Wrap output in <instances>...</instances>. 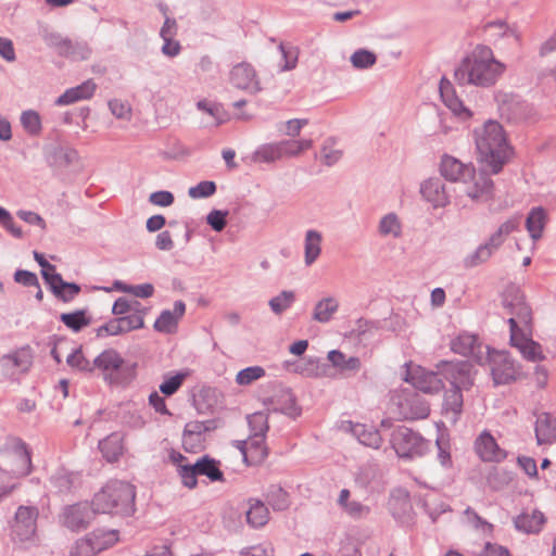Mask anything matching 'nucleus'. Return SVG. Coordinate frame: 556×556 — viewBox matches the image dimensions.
<instances>
[{
	"label": "nucleus",
	"instance_id": "79ce46f5",
	"mask_svg": "<svg viewBox=\"0 0 556 556\" xmlns=\"http://www.w3.org/2000/svg\"><path fill=\"white\" fill-rule=\"evenodd\" d=\"M523 339L522 328H520V333L518 334L515 342H511L513 345L520 349L525 358L531 362H538L543 359L541 345L532 340H528L525 343H519Z\"/></svg>",
	"mask_w": 556,
	"mask_h": 556
},
{
	"label": "nucleus",
	"instance_id": "0e129e2a",
	"mask_svg": "<svg viewBox=\"0 0 556 556\" xmlns=\"http://www.w3.org/2000/svg\"><path fill=\"white\" fill-rule=\"evenodd\" d=\"M197 108L198 110L205 112L210 114L212 117H214L217 126L225 122L220 104L212 103L207 100H200L197 102Z\"/></svg>",
	"mask_w": 556,
	"mask_h": 556
},
{
	"label": "nucleus",
	"instance_id": "6e6d98bb",
	"mask_svg": "<svg viewBox=\"0 0 556 556\" xmlns=\"http://www.w3.org/2000/svg\"><path fill=\"white\" fill-rule=\"evenodd\" d=\"M88 535L78 539L71 548V556H94L101 552V547H94Z\"/></svg>",
	"mask_w": 556,
	"mask_h": 556
},
{
	"label": "nucleus",
	"instance_id": "5fc2aeb1",
	"mask_svg": "<svg viewBox=\"0 0 556 556\" xmlns=\"http://www.w3.org/2000/svg\"><path fill=\"white\" fill-rule=\"evenodd\" d=\"M265 376V369L261 366H251L241 369L236 376L239 386H249Z\"/></svg>",
	"mask_w": 556,
	"mask_h": 556
},
{
	"label": "nucleus",
	"instance_id": "4468645a",
	"mask_svg": "<svg viewBox=\"0 0 556 556\" xmlns=\"http://www.w3.org/2000/svg\"><path fill=\"white\" fill-rule=\"evenodd\" d=\"M2 375L8 379H15L17 376L28 371L31 366V355L28 350L22 349L0 358Z\"/></svg>",
	"mask_w": 556,
	"mask_h": 556
},
{
	"label": "nucleus",
	"instance_id": "f3484780",
	"mask_svg": "<svg viewBox=\"0 0 556 556\" xmlns=\"http://www.w3.org/2000/svg\"><path fill=\"white\" fill-rule=\"evenodd\" d=\"M230 83L238 89L245 90L252 94L261 91L260 83L256 80V73L249 63H239L230 72Z\"/></svg>",
	"mask_w": 556,
	"mask_h": 556
},
{
	"label": "nucleus",
	"instance_id": "dca6fc26",
	"mask_svg": "<svg viewBox=\"0 0 556 556\" xmlns=\"http://www.w3.org/2000/svg\"><path fill=\"white\" fill-rule=\"evenodd\" d=\"M389 510L393 518L402 525H409L413 521V505L406 490L396 489L391 493Z\"/></svg>",
	"mask_w": 556,
	"mask_h": 556
},
{
	"label": "nucleus",
	"instance_id": "c9c22d12",
	"mask_svg": "<svg viewBox=\"0 0 556 556\" xmlns=\"http://www.w3.org/2000/svg\"><path fill=\"white\" fill-rule=\"evenodd\" d=\"M247 521L252 528H260L268 521V508L258 500L250 501V508L245 513Z\"/></svg>",
	"mask_w": 556,
	"mask_h": 556
},
{
	"label": "nucleus",
	"instance_id": "603ef678",
	"mask_svg": "<svg viewBox=\"0 0 556 556\" xmlns=\"http://www.w3.org/2000/svg\"><path fill=\"white\" fill-rule=\"evenodd\" d=\"M350 61L355 68L366 70L377 62V56L369 50L358 49L351 55Z\"/></svg>",
	"mask_w": 556,
	"mask_h": 556
},
{
	"label": "nucleus",
	"instance_id": "473e14b6",
	"mask_svg": "<svg viewBox=\"0 0 556 556\" xmlns=\"http://www.w3.org/2000/svg\"><path fill=\"white\" fill-rule=\"evenodd\" d=\"M39 35L49 48L54 49L59 55H64L66 48H68L70 45V38L63 37L60 33L49 28L48 26L41 27Z\"/></svg>",
	"mask_w": 556,
	"mask_h": 556
},
{
	"label": "nucleus",
	"instance_id": "9b49d317",
	"mask_svg": "<svg viewBox=\"0 0 556 556\" xmlns=\"http://www.w3.org/2000/svg\"><path fill=\"white\" fill-rule=\"evenodd\" d=\"M489 354L491 374L494 384H508L517 379L518 367L514 359L506 352H494Z\"/></svg>",
	"mask_w": 556,
	"mask_h": 556
},
{
	"label": "nucleus",
	"instance_id": "680f3d73",
	"mask_svg": "<svg viewBox=\"0 0 556 556\" xmlns=\"http://www.w3.org/2000/svg\"><path fill=\"white\" fill-rule=\"evenodd\" d=\"M203 429V424L199 420L187 422L184 429V444L200 442Z\"/></svg>",
	"mask_w": 556,
	"mask_h": 556
},
{
	"label": "nucleus",
	"instance_id": "774afa93",
	"mask_svg": "<svg viewBox=\"0 0 556 556\" xmlns=\"http://www.w3.org/2000/svg\"><path fill=\"white\" fill-rule=\"evenodd\" d=\"M318 363L319 359L317 357H308L305 362L298 364L293 371L306 377L318 376Z\"/></svg>",
	"mask_w": 556,
	"mask_h": 556
},
{
	"label": "nucleus",
	"instance_id": "412c9836",
	"mask_svg": "<svg viewBox=\"0 0 556 556\" xmlns=\"http://www.w3.org/2000/svg\"><path fill=\"white\" fill-rule=\"evenodd\" d=\"M483 346L473 334L463 333L452 341V350L460 355L472 358L477 363L484 359Z\"/></svg>",
	"mask_w": 556,
	"mask_h": 556
},
{
	"label": "nucleus",
	"instance_id": "393cba45",
	"mask_svg": "<svg viewBox=\"0 0 556 556\" xmlns=\"http://www.w3.org/2000/svg\"><path fill=\"white\" fill-rule=\"evenodd\" d=\"M544 523L545 517L543 513L538 509L531 511L525 510L514 518L516 530L527 534H538Z\"/></svg>",
	"mask_w": 556,
	"mask_h": 556
},
{
	"label": "nucleus",
	"instance_id": "9d476101",
	"mask_svg": "<svg viewBox=\"0 0 556 556\" xmlns=\"http://www.w3.org/2000/svg\"><path fill=\"white\" fill-rule=\"evenodd\" d=\"M405 381L424 393H438L443 388L441 365L439 372L428 370L421 366L409 367L406 371Z\"/></svg>",
	"mask_w": 556,
	"mask_h": 556
},
{
	"label": "nucleus",
	"instance_id": "2f4dec72",
	"mask_svg": "<svg viewBox=\"0 0 556 556\" xmlns=\"http://www.w3.org/2000/svg\"><path fill=\"white\" fill-rule=\"evenodd\" d=\"M194 465L199 476H205L211 481H223L224 473L219 469L218 460L204 455L199 458Z\"/></svg>",
	"mask_w": 556,
	"mask_h": 556
},
{
	"label": "nucleus",
	"instance_id": "ddd939ff",
	"mask_svg": "<svg viewBox=\"0 0 556 556\" xmlns=\"http://www.w3.org/2000/svg\"><path fill=\"white\" fill-rule=\"evenodd\" d=\"M94 506L88 502L67 506L63 511V525L72 531L85 529L94 518Z\"/></svg>",
	"mask_w": 556,
	"mask_h": 556
},
{
	"label": "nucleus",
	"instance_id": "37998d69",
	"mask_svg": "<svg viewBox=\"0 0 556 556\" xmlns=\"http://www.w3.org/2000/svg\"><path fill=\"white\" fill-rule=\"evenodd\" d=\"M94 547H101V552L111 547L118 541V531L116 530H94L87 534Z\"/></svg>",
	"mask_w": 556,
	"mask_h": 556
},
{
	"label": "nucleus",
	"instance_id": "20e7f679",
	"mask_svg": "<svg viewBox=\"0 0 556 556\" xmlns=\"http://www.w3.org/2000/svg\"><path fill=\"white\" fill-rule=\"evenodd\" d=\"M502 304L507 314L510 315L508 318L510 341L515 342L520 328L529 327L532 320V312L529 305L526 303L525 294L516 286H509L505 289L502 295Z\"/></svg>",
	"mask_w": 556,
	"mask_h": 556
},
{
	"label": "nucleus",
	"instance_id": "e433bc0d",
	"mask_svg": "<svg viewBox=\"0 0 556 556\" xmlns=\"http://www.w3.org/2000/svg\"><path fill=\"white\" fill-rule=\"evenodd\" d=\"M328 359L331 362L333 367L339 368L343 372H355L361 367V361L358 357H348L339 350H332L328 353Z\"/></svg>",
	"mask_w": 556,
	"mask_h": 556
},
{
	"label": "nucleus",
	"instance_id": "8fccbe9b",
	"mask_svg": "<svg viewBox=\"0 0 556 556\" xmlns=\"http://www.w3.org/2000/svg\"><path fill=\"white\" fill-rule=\"evenodd\" d=\"M464 399L462 390L452 388L445 392L444 395V407L447 412H452L455 415V419L460 415L463 410Z\"/></svg>",
	"mask_w": 556,
	"mask_h": 556
},
{
	"label": "nucleus",
	"instance_id": "cd10ccee",
	"mask_svg": "<svg viewBox=\"0 0 556 556\" xmlns=\"http://www.w3.org/2000/svg\"><path fill=\"white\" fill-rule=\"evenodd\" d=\"M323 235L318 230L308 229L304 238V263L313 265L321 253Z\"/></svg>",
	"mask_w": 556,
	"mask_h": 556
},
{
	"label": "nucleus",
	"instance_id": "f704fd0d",
	"mask_svg": "<svg viewBox=\"0 0 556 556\" xmlns=\"http://www.w3.org/2000/svg\"><path fill=\"white\" fill-rule=\"evenodd\" d=\"M545 220L546 212L543 207H534L528 214L526 219V227L533 240H538L542 237Z\"/></svg>",
	"mask_w": 556,
	"mask_h": 556
},
{
	"label": "nucleus",
	"instance_id": "a878e982",
	"mask_svg": "<svg viewBox=\"0 0 556 556\" xmlns=\"http://www.w3.org/2000/svg\"><path fill=\"white\" fill-rule=\"evenodd\" d=\"M535 438L539 445L556 441V417L542 413L535 421Z\"/></svg>",
	"mask_w": 556,
	"mask_h": 556
},
{
	"label": "nucleus",
	"instance_id": "b1692460",
	"mask_svg": "<svg viewBox=\"0 0 556 556\" xmlns=\"http://www.w3.org/2000/svg\"><path fill=\"white\" fill-rule=\"evenodd\" d=\"M97 89V84L92 79H87L80 85L65 90L56 100L55 105H70L81 100L90 99Z\"/></svg>",
	"mask_w": 556,
	"mask_h": 556
},
{
	"label": "nucleus",
	"instance_id": "69168bd1",
	"mask_svg": "<svg viewBox=\"0 0 556 556\" xmlns=\"http://www.w3.org/2000/svg\"><path fill=\"white\" fill-rule=\"evenodd\" d=\"M333 140L331 138L327 139L321 149V159L325 165L332 166L334 165L342 156V152L337 149H332Z\"/></svg>",
	"mask_w": 556,
	"mask_h": 556
},
{
	"label": "nucleus",
	"instance_id": "de8ad7c7",
	"mask_svg": "<svg viewBox=\"0 0 556 556\" xmlns=\"http://www.w3.org/2000/svg\"><path fill=\"white\" fill-rule=\"evenodd\" d=\"M67 365L84 374H92L94 371L92 362L85 357L81 348L75 349L67 357Z\"/></svg>",
	"mask_w": 556,
	"mask_h": 556
},
{
	"label": "nucleus",
	"instance_id": "423d86ee",
	"mask_svg": "<svg viewBox=\"0 0 556 556\" xmlns=\"http://www.w3.org/2000/svg\"><path fill=\"white\" fill-rule=\"evenodd\" d=\"M93 369L102 372L110 384L125 383L132 376L135 365H128L114 349H106L92 361Z\"/></svg>",
	"mask_w": 556,
	"mask_h": 556
},
{
	"label": "nucleus",
	"instance_id": "aec40b11",
	"mask_svg": "<svg viewBox=\"0 0 556 556\" xmlns=\"http://www.w3.org/2000/svg\"><path fill=\"white\" fill-rule=\"evenodd\" d=\"M422 198L433 207H444L450 203L445 184L438 177L425 180L420 186Z\"/></svg>",
	"mask_w": 556,
	"mask_h": 556
},
{
	"label": "nucleus",
	"instance_id": "052dcab7",
	"mask_svg": "<svg viewBox=\"0 0 556 556\" xmlns=\"http://www.w3.org/2000/svg\"><path fill=\"white\" fill-rule=\"evenodd\" d=\"M216 192V184L214 181L204 180L189 188L188 195L192 199L208 198Z\"/></svg>",
	"mask_w": 556,
	"mask_h": 556
},
{
	"label": "nucleus",
	"instance_id": "c756f323",
	"mask_svg": "<svg viewBox=\"0 0 556 556\" xmlns=\"http://www.w3.org/2000/svg\"><path fill=\"white\" fill-rule=\"evenodd\" d=\"M378 232L384 238H400L403 232V226L399 216L393 212L383 215L378 224Z\"/></svg>",
	"mask_w": 556,
	"mask_h": 556
},
{
	"label": "nucleus",
	"instance_id": "7c9ffc66",
	"mask_svg": "<svg viewBox=\"0 0 556 556\" xmlns=\"http://www.w3.org/2000/svg\"><path fill=\"white\" fill-rule=\"evenodd\" d=\"M352 432L357 438L358 442L365 446L379 448L382 443L379 431L372 427L357 424L352 427Z\"/></svg>",
	"mask_w": 556,
	"mask_h": 556
},
{
	"label": "nucleus",
	"instance_id": "6e6552de",
	"mask_svg": "<svg viewBox=\"0 0 556 556\" xmlns=\"http://www.w3.org/2000/svg\"><path fill=\"white\" fill-rule=\"evenodd\" d=\"M392 404L396 407V414L402 419H424L430 413L429 403L424 396L414 391L402 390L393 395Z\"/></svg>",
	"mask_w": 556,
	"mask_h": 556
},
{
	"label": "nucleus",
	"instance_id": "72a5a7b5",
	"mask_svg": "<svg viewBox=\"0 0 556 556\" xmlns=\"http://www.w3.org/2000/svg\"><path fill=\"white\" fill-rule=\"evenodd\" d=\"M99 448L108 462H115L123 453L122 438L113 433L99 442Z\"/></svg>",
	"mask_w": 556,
	"mask_h": 556
},
{
	"label": "nucleus",
	"instance_id": "3c124183",
	"mask_svg": "<svg viewBox=\"0 0 556 556\" xmlns=\"http://www.w3.org/2000/svg\"><path fill=\"white\" fill-rule=\"evenodd\" d=\"M295 301V294L293 291L283 290L277 296L269 300L268 304L271 311L276 315L282 314L288 309Z\"/></svg>",
	"mask_w": 556,
	"mask_h": 556
},
{
	"label": "nucleus",
	"instance_id": "c03bdc74",
	"mask_svg": "<svg viewBox=\"0 0 556 556\" xmlns=\"http://www.w3.org/2000/svg\"><path fill=\"white\" fill-rule=\"evenodd\" d=\"M24 130L33 137L39 136L42 130L41 117L35 110L23 111L20 117Z\"/></svg>",
	"mask_w": 556,
	"mask_h": 556
},
{
	"label": "nucleus",
	"instance_id": "49530a36",
	"mask_svg": "<svg viewBox=\"0 0 556 556\" xmlns=\"http://www.w3.org/2000/svg\"><path fill=\"white\" fill-rule=\"evenodd\" d=\"M49 482L56 492L65 493L73 486V475L64 468H59L51 475Z\"/></svg>",
	"mask_w": 556,
	"mask_h": 556
},
{
	"label": "nucleus",
	"instance_id": "09e8293b",
	"mask_svg": "<svg viewBox=\"0 0 556 556\" xmlns=\"http://www.w3.org/2000/svg\"><path fill=\"white\" fill-rule=\"evenodd\" d=\"M91 55V49L86 41H73L70 39L68 48L63 55L74 61L88 60Z\"/></svg>",
	"mask_w": 556,
	"mask_h": 556
},
{
	"label": "nucleus",
	"instance_id": "f03ea898",
	"mask_svg": "<svg viewBox=\"0 0 556 556\" xmlns=\"http://www.w3.org/2000/svg\"><path fill=\"white\" fill-rule=\"evenodd\" d=\"M475 142L480 160L493 174L500 173L508 157V144L503 127L494 121L484 123L475 130Z\"/></svg>",
	"mask_w": 556,
	"mask_h": 556
},
{
	"label": "nucleus",
	"instance_id": "f8f14e48",
	"mask_svg": "<svg viewBox=\"0 0 556 556\" xmlns=\"http://www.w3.org/2000/svg\"><path fill=\"white\" fill-rule=\"evenodd\" d=\"M471 369L472 366L469 362L441 363L442 377L451 383L452 388H457L458 390H468L472 387Z\"/></svg>",
	"mask_w": 556,
	"mask_h": 556
},
{
	"label": "nucleus",
	"instance_id": "1a4fd4ad",
	"mask_svg": "<svg viewBox=\"0 0 556 556\" xmlns=\"http://www.w3.org/2000/svg\"><path fill=\"white\" fill-rule=\"evenodd\" d=\"M38 509L35 506H20L11 523V536L20 542L34 538L37 529Z\"/></svg>",
	"mask_w": 556,
	"mask_h": 556
},
{
	"label": "nucleus",
	"instance_id": "ea45409f",
	"mask_svg": "<svg viewBox=\"0 0 556 556\" xmlns=\"http://www.w3.org/2000/svg\"><path fill=\"white\" fill-rule=\"evenodd\" d=\"M274 410L292 418L301 414V409L298 407L295 397L290 390H283L281 392L280 400L277 401Z\"/></svg>",
	"mask_w": 556,
	"mask_h": 556
},
{
	"label": "nucleus",
	"instance_id": "58836bf2",
	"mask_svg": "<svg viewBox=\"0 0 556 556\" xmlns=\"http://www.w3.org/2000/svg\"><path fill=\"white\" fill-rule=\"evenodd\" d=\"M61 321L74 332L80 331L84 327L90 325L91 318L87 316L86 309H77L71 313H62Z\"/></svg>",
	"mask_w": 556,
	"mask_h": 556
},
{
	"label": "nucleus",
	"instance_id": "2eb2a0df",
	"mask_svg": "<svg viewBox=\"0 0 556 556\" xmlns=\"http://www.w3.org/2000/svg\"><path fill=\"white\" fill-rule=\"evenodd\" d=\"M473 166L470 163H463L451 155H443L440 163L441 175L450 181L467 182L473 176Z\"/></svg>",
	"mask_w": 556,
	"mask_h": 556
},
{
	"label": "nucleus",
	"instance_id": "e2e57ef3",
	"mask_svg": "<svg viewBox=\"0 0 556 556\" xmlns=\"http://www.w3.org/2000/svg\"><path fill=\"white\" fill-rule=\"evenodd\" d=\"M186 376L187 375L184 372H177L176 375L166 378L160 384V391L167 396L175 394L181 387Z\"/></svg>",
	"mask_w": 556,
	"mask_h": 556
},
{
	"label": "nucleus",
	"instance_id": "7ed1b4c3",
	"mask_svg": "<svg viewBox=\"0 0 556 556\" xmlns=\"http://www.w3.org/2000/svg\"><path fill=\"white\" fill-rule=\"evenodd\" d=\"M135 496L130 483L111 480L94 494L92 505L98 514L130 516L135 511Z\"/></svg>",
	"mask_w": 556,
	"mask_h": 556
},
{
	"label": "nucleus",
	"instance_id": "4c0bfd02",
	"mask_svg": "<svg viewBox=\"0 0 556 556\" xmlns=\"http://www.w3.org/2000/svg\"><path fill=\"white\" fill-rule=\"evenodd\" d=\"M249 465H255L263 462L267 456L265 438L261 435H250L248 439Z\"/></svg>",
	"mask_w": 556,
	"mask_h": 556
},
{
	"label": "nucleus",
	"instance_id": "a211bd4d",
	"mask_svg": "<svg viewBox=\"0 0 556 556\" xmlns=\"http://www.w3.org/2000/svg\"><path fill=\"white\" fill-rule=\"evenodd\" d=\"M475 450L483 462L500 463L507 456L489 431H483L475 441Z\"/></svg>",
	"mask_w": 556,
	"mask_h": 556
},
{
	"label": "nucleus",
	"instance_id": "5701e85b",
	"mask_svg": "<svg viewBox=\"0 0 556 556\" xmlns=\"http://www.w3.org/2000/svg\"><path fill=\"white\" fill-rule=\"evenodd\" d=\"M46 283L53 295L64 303L72 302L81 291L78 283L65 281L60 274L46 277Z\"/></svg>",
	"mask_w": 556,
	"mask_h": 556
},
{
	"label": "nucleus",
	"instance_id": "a19ab883",
	"mask_svg": "<svg viewBox=\"0 0 556 556\" xmlns=\"http://www.w3.org/2000/svg\"><path fill=\"white\" fill-rule=\"evenodd\" d=\"M280 159L282 157L279 142L262 144L253 153V160L255 162L273 163Z\"/></svg>",
	"mask_w": 556,
	"mask_h": 556
},
{
	"label": "nucleus",
	"instance_id": "c85d7f7f",
	"mask_svg": "<svg viewBox=\"0 0 556 556\" xmlns=\"http://www.w3.org/2000/svg\"><path fill=\"white\" fill-rule=\"evenodd\" d=\"M339 309V302L333 296H327L318 301L314 307L312 318L315 321L326 324Z\"/></svg>",
	"mask_w": 556,
	"mask_h": 556
},
{
	"label": "nucleus",
	"instance_id": "0eeeda50",
	"mask_svg": "<svg viewBox=\"0 0 556 556\" xmlns=\"http://www.w3.org/2000/svg\"><path fill=\"white\" fill-rule=\"evenodd\" d=\"M518 225L519 219L517 217L504 222L488 241L480 244L471 254L464 258L465 267L472 268L485 263L504 243L506 237L517 229Z\"/></svg>",
	"mask_w": 556,
	"mask_h": 556
},
{
	"label": "nucleus",
	"instance_id": "f257e3e1",
	"mask_svg": "<svg viewBox=\"0 0 556 556\" xmlns=\"http://www.w3.org/2000/svg\"><path fill=\"white\" fill-rule=\"evenodd\" d=\"M504 70V64L494 58L492 49L479 45L455 68L454 79L459 86L488 88L495 85Z\"/></svg>",
	"mask_w": 556,
	"mask_h": 556
},
{
	"label": "nucleus",
	"instance_id": "a18cd8bd",
	"mask_svg": "<svg viewBox=\"0 0 556 556\" xmlns=\"http://www.w3.org/2000/svg\"><path fill=\"white\" fill-rule=\"evenodd\" d=\"M266 498L271 508L277 511L285 510L290 505L288 493L279 485H270Z\"/></svg>",
	"mask_w": 556,
	"mask_h": 556
},
{
	"label": "nucleus",
	"instance_id": "13d9d810",
	"mask_svg": "<svg viewBox=\"0 0 556 556\" xmlns=\"http://www.w3.org/2000/svg\"><path fill=\"white\" fill-rule=\"evenodd\" d=\"M177 473L184 486L188 489H193L197 486V477L199 475L194 464L181 465L180 468H177Z\"/></svg>",
	"mask_w": 556,
	"mask_h": 556
},
{
	"label": "nucleus",
	"instance_id": "bb28decb",
	"mask_svg": "<svg viewBox=\"0 0 556 556\" xmlns=\"http://www.w3.org/2000/svg\"><path fill=\"white\" fill-rule=\"evenodd\" d=\"M440 94L444 104L455 114L460 117H469L471 114L465 108L463 101L455 94L451 83L442 78L440 83Z\"/></svg>",
	"mask_w": 556,
	"mask_h": 556
},
{
	"label": "nucleus",
	"instance_id": "4be33fe9",
	"mask_svg": "<svg viewBox=\"0 0 556 556\" xmlns=\"http://www.w3.org/2000/svg\"><path fill=\"white\" fill-rule=\"evenodd\" d=\"M186 312V304L181 300L174 303L173 311L164 309L156 318L153 327L162 333H174L177 330L178 321Z\"/></svg>",
	"mask_w": 556,
	"mask_h": 556
},
{
	"label": "nucleus",
	"instance_id": "bf43d9fd",
	"mask_svg": "<svg viewBox=\"0 0 556 556\" xmlns=\"http://www.w3.org/2000/svg\"><path fill=\"white\" fill-rule=\"evenodd\" d=\"M125 333L123 325L121 324L118 317L111 318L104 325L98 327L96 329L97 338H105L111 336H119Z\"/></svg>",
	"mask_w": 556,
	"mask_h": 556
},
{
	"label": "nucleus",
	"instance_id": "4d7b16f0",
	"mask_svg": "<svg viewBox=\"0 0 556 556\" xmlns=\"http://www.w3.org/2000/svg\"><path fill=\"white\" fill-rule=\"evenodd\" d=\"M435 444L438 447V460L444 468H451L453 465L451 457V446L450 441L443 434L437 438Z\"/></svg>",
	"mask_w": 556,
	"mask_h": 556
},
{
	"label": "nucleus",
	"instance_id": "338daca9",
	"mask_svg": "<svg viewBox=\"0 0 556 556\" xmlns=\"http://www.w3.org/2000/svg\"><path fill=\"white\" fill-rule=\"evenodd\" d=\"M228 211L213 210L206 216V223L213 230L220 232L227 224Z\"/></svg>",
	"mask_w": 556,
	"mask_h": 556
},
{
	"label": "nucleus",
	"instance_id": "864d4df0",
	"mask_svg": "<svg viewBox=\"0 0 556 556\" xmlns=\"http://www.w3.org/2000/svg\"><path fill=\"white\" fill-rule=\"evenodd\" d=\"M250 435H261L266 438L269 429L267 416L263 413H255L248 417Z\"/></svg>",
	"mask_w": 556,
	"mask_h": 556
},
{
	"label": "nucleus",
	"instance_id": "39448f33",
	"mask_svg": "<svg viewBox=\"0 0 556 556\" xmlns=\"http://www.w3.org/2000/svg\"><path fill=\"white\" fill-rule=\"evenodd\" d=\"M390 442L396 455L405 459L422 457L431 448L429 440L405 426L393 430Z\"/></svg>",
	"mask_w": 556,
	"mask_h": 556
},
{
	"label": "nucleus",
	"instance_id": "6ab92c4d",
	"mask_svg": "<svg viewBox=\"0 0 556 556\" xmlns=\"http://www.w3.org/2000/svg\"><path fill=\"white\" fill-rule=\"evenodd\" d=\"M466 194L476 202H486L493 195V181L485 173L476 174L465 182Z\"/></svg>",
	"mask_w": 556,
	"mask_h": 556
}]
</instances>
